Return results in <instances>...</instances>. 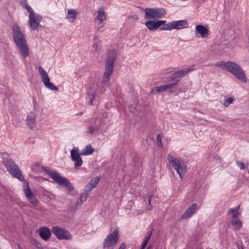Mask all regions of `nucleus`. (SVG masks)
Listing matches in <instances>:
<instances>
[{"label": "nucleus", "mask_w": 249, "mask_h": 249, "mask_svg": "<svg viewBox=\"0 0 249 249\" xmlns=\"http://www.w3.org/2000/svg\"><path fill=\"white\" fill-rule=\"evenodd\" d=\"M82 114H83V112H79V113H77V114H76V115H79V116H81V115H82Z\"/></svg>", "instance_id": "49"}, {"label": "nucleus", "mask_w": 249, "mask_h": 249, "mask_svg": "<svg viewBox=\"0 0 249 249\" xmlns=\"http://www.w3.org/2000/svg\"><path fill=\"white\" fill-rule=\"evenodd\" d=\"M236 164L241 169H244L245 168V164L243 162H242L240 160H237L236 161Z\"/></svg>", "instance_id": "38"}, {"label": "nucleus", "mask_w": 249, "mask_h": 249, "mask_svg": "<svg viewBox=\"0 0 249 249\" xmlns=\"http://www.w3.org/2000/svg\"><path fill=\"white\" fill-rule=\"evenodd\" d=\"M92 125L97 129H99L100 128L105 125V119H102L100 117H96L94 121V123Z\"/></svg>", "instance_id": "22"}, {"label": "nucleus", "mask_w": 249, "mask_h": 249, "mask_svg": "<svg viewBox=\"0 0 249 249\" xmlns=\"http://www.w3.org/2000/svg\"><path fill=\"white\" fill-rule=\"evenodd\" d=\"M167 159L172 167L179 175L180 178H182L186 173V168L185 164L183 162L180 163L178 160L170 154L168 155Z\"/></svg>", "instance_id": "6"}, {"label": "nucleus", "mask_w": 249, "mask_h": 249, "mask_svg": "<svg viewBox=\"0 0 249 249\" xmlns=\"http://www.w3.org/2000/svg\"><path fill=\"white\" fill-rule=\"evenodd\" d=\"M231 224L234 226L235 230H239L242 226V222L239 218L238 216H237V214H233L231 220Z\"/></svg>", "instance_id": "19"}, {"label": "nucleus", "mask_w": 249, "mask_h": 249, "mask_svg": "<svg viewBox=\"0 0 249 249\" xmlns=\"http://www.w3.org/2000/svg\"><path fill=\"white\" fill-rule=\"evenodd\" d=\"M145 24L150 30H156L159 28L157 20H149L146 21Z\"/></svg>", "instance_id": "23"}, {"label": "nucleus", "mask_w": 249, "mask_h": 249, "mask_svg": "<svg viewBox=\"0 0 249 249\" xmlns=\"http://www.w3.org/2000/svg\"><path fill=\"white\" fill-rule=\"evenodd\" d=\"M71 156L72 160L75 162L74 167L76 169L82 166L83 164L82 159L75 148L71 151Z\"/></svg>", "instance_id": "14"}, {"label": "nucleus", "mask_w": 249, "mask_h": 249, "mask_svg": "<svg viewBox=\"0 0 249 249\" xmlns=\"http://www.w3.org/2000/svg\"><path fill=\"white\" fill-rule=\"evenodd\" d=\"M162 137L160 134H158L157 136V143L158 145H159V143H161Z\"/></svg>", "instance_id": "42"}, {"label": "nucleus", "mask_w": 249, "mask_h": 249, "mask_svg": "<svg viewBox=\"0 0 249 249\" xmlns=\"http://www.w3.org/2000/svg\"><path fill=\"white\" fill-rule=\"evenodd\" d=\"M77 11L73 9H70L68 10L67 18L71 23H73L77 18Z\"/></svg>", "instance_id": "21"}, {"label": "nucleus", "mask_w": 249, "mask_h": 249, "mask_svg": "<svg viewBox=\"0 0 249 249\" xmlns=\"http://www.w3.org/2000/svg\"><path fill=\"white\" fill-rule=\"evenodd\" d=\"M23 8L26 9V10L30 13V15H31L32 14L33 15L36 14L34 12V10L32 9V8L28 4L25 5V6L23 7Z\"/></svg>", "instance_id": "36"}, {"label": "nucleus", "mask_w": 249, "mask_h": 249, "mask_svg": "<svg viewBox=\"0 0 249 249\" xmlns=\"http://www.w3.org/2000/svg\"><path fill=\"white\" fill-rule=\"evenodd\" d=\"M158 146H162V142H161V143H159V145H158Z\"/></svg>", "instance_id": "51"}, {"label": "nucleus", "mask_w": 249, "mask_h": 249, "mask_svg": "<svg viewBox=\"0 0 249 249\" xmlns=\"http://www.w3.org/2000/svg\"><path fill=\"white\" fill-rule=\"evenodd\" d=\"M126 244L125 243L123 242L121 243L120 247L118 249H126Z\"/></svg>", "instance_id": "44"}, {"label": "nucleus", "mask_w": 249, "mask_h": 249, "mask_svg": "<svg viewBox=\"0 0 249 249\" xmlns=\"http://www.w3.org/2000/svg\"><path fill=\"white\" fill-rule=\"evenodd\" d=\"M233 101V99L232 98H228L226 100H225L224 102V106L226 107H228L231 104Z\"/></svg>", "instance_id": "34"}, {"label": "nucleus", "mask_w": 249, "mask_h": 249, "mask_svg": "<svg viewBox=\"0 0 249 249\" xmlns=\"http://www.w3.org/2000/svg\"><path fill=\"white\" fill-rule=\"evenodd\" d=\"M226 70L234 75L238 80L247 82V79L243 69L235 62L228 61Z\"/></svg>", "instance_id": "5"}, {"label": "nucleus", "mask_w": 249, "mask_h": 249, "mask_svg": "<svg viewBox=\"0 0 249 249\" xmlns=\"http://www.w3.org/2000/svg\"><path fill=\"white\" fill-rule=\"evenodd\" d=\"M119 231L118 228H115L104 240L103 248L105 249L115 246L119 240Z\"/></svg>", "instance_id": "8"}, {"label": "nucleus", "mask_w": 249, "mask_h": 249, "mask_svg": "<svg viewBox=\"0 0 249 249\" xmlns=\"http://www.w3.org/2000/svg\"><path fill=\"white\" fill-rule=\"evenodd\" d=\"M39 233L40 237L45 241L48 240L51 236V231L49 228L43 227L39 228Z\"/></svg>", "instance_id": "17"}, {"label": "nucleus", "mask_w": 249, "mask_h": 249, "mask_svg": "<svg viewBox=\"0 0 249 249\" xmlns=\"http://www.w3.org/2000/svg\"><path fill=\"white\" fill-rule=\"evenodd\" d=\"M2 163L9 173L14 178L22 180L23 178L18 166L14 162L9 155L6 153L2 154Z\"/></svg>", "instance_id": "3"}, {"label": "nucleus", "mask_w": 249, "mask_h": 249, "mask_svg": "<svg viewBox=\"0 0 249 249\" xmlns=\"http://www.w3.org/2000/svg\"><path fill=\"white\" fill-rule=\"evenodd\" d=\"M238 249H244V248L241 246H239Z\"/></svg>", "instance_id": "52"}, {"label": "nucleus", "mask_w": 249, "mask_h": 249, "mask_svg": "<svg viewBox=\"0 0 249 249\" xmlns=\"http://www.w3.org/2000/svg\"><path fill=\"white\" fill-rule=\"evenodd\" d=\"M29 201L33 204V206H36L37 204V200L36 199L34 194L33 196L30 197H27Z\"/></svg>", "instance_id": "29"}, {"label": "nucleus", "mask_w": 249, "mask_h": 249, "mask_svg": "<svg viewBox=\"0 0 249 249\" xmlns=\"http://www.w3.org/2000/svg\"><path fill=\"white\" fill-rule=\"evenodd\" d=\"M93 189L92 187H91L89 184H88L84 189V193L86 194L87 195H89L91 191Z\"/></svg>", "instance_id": "33"}, {"label": "nucleus", "mask_w": 249, "mask_h": 249, "mask_svg": "<svg viewBox=\"0 0 249 249\" xmlns=\"http://www.w3.org/2000/svg\"><path fill=\"white\" fill-rule=\"evenodd\" d=\"M193 69L190 68H186L174 73L171 76V80L175 81L173 83H176V85L180 79L189 72L192 71Z\"/></svg>", "instance_id": "13"}, {"label": "nucleus", "mask_w": 249, "mask_h": 249, "mask_svg": "<svg viewBox=\"0 0 249 249\" xmlns=\"http://www.w3.org/2000/svg\"><path fill=\"white\" fill-rule=\"evenodd\" d=\"M99 44V42H94V44L93 45V47L95 48L96 51L97 50Z\"/></svg>", "instance_id": "45"}, {"label": "nucleus", "mask_w": 249, "mask_h": 249, "mask_svg": "<svg viewBox=\"0 0 249 249\" xmlns=\"http://www.w3.org/2000/svg\"><path fill=\"white\" fill-rule=\"evenodd\" d=\"M96 93L95 92H93L90 94L89 95V104L92 105L93 103V101L94 100L95 96H96Z\"/></svg>", "instance_id": "37"}, {"label": "nucleus", "mask_w": 249, "mask_h": 249, "mask_svg": "<svg viewBox=\"0 0 249 249\" xmlns=\"http://www.w3.org/2000/svg\"><path fill=\"white\" fill-rule=\"evenodd\" d=\"M11 30L12 35L17 47L22 56L26 58L29 54V49L24 34L21 28L17 24L12 26Z\"/></svg>", "instance_id": "1"}, {"label": "nucleus", "mask_w": 249, "mask_h": 249, "mask_svg": "<svg viewBox=\"0 0 249 249\" xmlns=\"http://www.w3.org/2000/svg\"><path fill=\"white\" fill-rule=\"evenodd\" d=\"M227 64V62H225L222 61H218V62H216V63L215 64V66L223 69L226 70Z\"/></svg>", "instance_id": "28"}, {"label": "nucleus", "mask_w": 249, "mask_h": 249, "mask_svg": "<svg viewBox=\"0 0 249 249\" xmlns=\"http://www.w3.org/2000/svg\"><path fill=\"white\" fill-rule=\"evenodd\" d=\"M97 19L100 21H103L106 19V16L104 13L103 6L101 7L98 11Z\"/></svg>", "instance_id": "25"}, {"label": "nucleus", "mask_w": 249, "mask_h": 249, "mask_svg": "<svg viewBox=\"0 0 249 249\" xmlns=\"http://www.w3.org/2000/svg\"><path fill=\"white\" fill-rule=\"evenodd\" d=\"M20 5L23 7L25 5L27 4V0H19Z\"/></svg>", "instance_id": "43"}, {"label": "nucleus", "mask_w": 249, "mask_h": 249, "mask_svg": "<svg viewBox=\"0 0 249 249\" xmlns=\"http://www.w3.org/2000/svg\"><path fill=\"white\" fill-rule=\"evenodd\" d=\"M88 196V195H87V194L84 193L82 194L80 197L78 198L79 200H80V203H83V202L87 200Z\"/></svg>", "instance_id": "35"}, {"label": "nucleus", "mask_w": 249, "mask_h": 249, "mask_svg": "<svg viewBox=\"0 0 249 249\" xmlns=\"http://www.w3.org/2000/svg\"><path fill=\"white\" fill-rule=\"evenodd\" d=\"M94 42H99V41L98 40V37L97 36H94Z\"/></svg>", "instance_id": "47"}, {"label": "nucleus", "mask_w": 249, "mask_h": 249, "mask_svg": "<svg viewBox=\"0 0 249 249\" xmlns=\"http://www.w3.org/2000/svg\"><path fill=\"white\" fill-rule=\"evenodd\" d=\"M29 26L32 30L37 29L42 19V17L37 14L29 15Z\"/></svg>", "instance_id": "12"}, {"label": "nucleus", "mask_w": 249, "mask_h": 249, "mask_svg": "<svg viewBox=\"0 0 249 249\" xmlns=\"http://www.w3.org/2000/svg\"><path fill=\"white\" fill-rule=\"evenodd\" d=\"M152 197V196H151L148 197V204L147 206V210L148 211L151 210L153 208L152 205L151 204Z\"/></svg>", "instance_id": "39"}, {"label": "nucleus", "mask_w": 249, "mask_h": 249, "mask_svg": "<svg viewBox=\"0 0 249 249\" xmlns=\"http://www.w3.org/2000/svg\"><path fill=\"white\" fill-rule=\"evenodd\" d=\"M239 207L234 208H231L228 210L227 214H229L231 213H233V214H237V216H238L239 214Z\"/></svg>", "instance_id": "31"}, {"label": "nucleus", "mask_w": 249, "mask_h": 249, "mask_svg": "<svg viewBox=\"0 0 249 249\" xmlns=\"http://www.w3.org/2000/svg\"><path fill=\"white\" fill-rule=\"evenodd\" d=\"M100 179V178L99 177H96L93 178H92L89 182V184L93 188L96 187V185L99 182Z\"/></svg>", "instance_id": "26"}, {"label": "nucleus", "mask_w": 249, "mask_h": 249, "mask_svg": "<svg viewBox=\"0 0 249 249\" xmlns=\"http://www.w3.org/2000/svg\"><path fill=\"white\" fill-rule=\"evenodd\" d=\"M152 231H151L148 235L147 236V237H146L144 240V241H143V242L142 243V246H141V248L140 249H144L146 247L148 241H149L151 236H152Z\"/></svg>", "instance_id": "27"}, {"label": "nucleus", "mask_w": 249, "mask_h": 249, "mask_svg": "<svg viewBox=\"0 0 249 249\" xmlns=\"http://www.w3.org/2000/svg\"><path fill=\"white\" fill-rule=\"evenodd\" d=\"M188 27V23L185 20L173 21L160 27V30H172L174 29L180 30Z\"/></svg>", "instance_id": "9"}, {"label": "nucleus", "mask_w": 249, "mask_h": 249, "mask_svg": "<svg viewBox=\"0 0 249 249\" xmlns=\"http://www.w3.org/2000/svg\"><path fill=\"white\" fill-rule=\"evenodd\" d=\"M26 124L28 127L32 129L34 128L36 125V115L34 113H30L28 115L26 119Z\"/></svg>", "instance_id": "18"}, {"label": "nucleus", "mask_w": 249, "mask_h": 249, "mask_svg": "<svg viewBox=\"0 0 249 249\" xmlns=\"http://www.w3.org/2000/svg\"><path fill=\"white\" fill-rule=\"evenodd\" d=\"M248 173L249 174V170H248Z\"/></svg>", "instance_id": "53"}, {"label": "nucleus", "mask_w": 249, "mask_h": 249, "mask_svg": "<svg viewBox=\"0 0 249 249\" xmlns=\"http://www.w3.org/2000/svg\"><path fill=\"white\" fill-rule=\"evenodd\" d=\"M197 33L201 35L203 38H205L209 35L208 29L202 25H197L196 27Z\"/></svg>", "instance_id": "20"}, {"label": "nucleus", "mask_w": 249, "mask_h": 249, "mask_svg": "<svg viewBox=\"0 0 249 249\" xmlns=\"http://www.w3.org/2000/svg\"><path fill=\"white\" fill-rule=\"evenodd\" d=\"M42 168L51 178L60 186H64L69 192H71L74 190V187L67 178L61 176L58 173L53 171L48 167L42 166Z\"/></svg>", "instance_id": "4"}, {"label": "nucleus", "mask_w": 249, "mask_h": 249, "mask_svg": "<svg viewBox=\"0 0 249 249\" xmlns=\"http://www.w3.org/2000/svg\"><path fill=\"white\" fill-rule=\"evenodd\" d=\"M17 247H18V249H22L21 247L19 244L17 245Z\"/></svg>", "instance_id": "48"}, {"label": "nucleus", "mask_w": 249, "mask_h": 249, "mask_svg": "<svg viewBox=\"0 0 249 249\" xmlns=\"http://www.w3.org/2000/svg\"><path fill=\"white\" fill-rule=\"evenodd\" d=\"M83 203H80V200H79V199H78L76 203H75V205L76 206H81Z\"/></svg>", "instance_id": "46"}, {"label": "nucleus", "mask_w": 249, "mask_h": 249, "mask_svg": "<svg viewBox=\"0 0 249 249\" xmlns=\"http://www.w3.org/2000/svg\"><path fill=\"white\" fill-rule=\"evenodd\" d=\"M98 130L92 124L91 126H89L86 131V133H89L90 134H92L94 132L97 131Z\"/></svg>", "instance_id": "32"}, {"label": "nucleus", "mask_w": 249, "mask_h": 249, "mask_svg": "<svg viewBox=\"0 0 249 249\" xmlns=\"http://www.w3.org/2000/svg\"><path fill=\"white\" fill-rule=\"evenodd\" d=\"M197 205L196 203L192 204L182 215V219H188L191 217L196 212Z\"/></svg>", "instance_id": "16"}, {"label": "nucleus", "mask_w": 249, "mask_h": 249, "mask_svg": "<svg viewBox=\"0 0 249 249\" xmlns=\"http://www.w3.org/2000/svg\"><path fill=\"white\" fill-rule=\"evenodd\" d=\"M176 86V83H170L168 84H166L164 85H161L160 86H157L154 88H153L151 90V93L155 94H158L160 92L166 91L169 89H171L174 88Z\"/></svg>", "instance_id": "15"}, {"label": "nucleus", "mask_w": 249, "mask_h": 249, "mask_svg": "<svg viewBox=\"0 0 249 249\" xmlns=\"http://www.w3.org/2000/svg\"><path fill=\"white\" fill-rule=\"evenodd\" d=\"M166 11L162 8H146L144 10V18L146 19H159L162 18L165 14Z\"/></svg>", "instance_id": "7"}, {"label": "nucleus", "mask_w": 249, "mask_h": 249, "mask_svg": "<svg viewBox=\"0 0 249 249\" xmlns=\"http://www.w3.org/2000/svg\"><path fill=\"white\" fill-rule=\"evenodd\" d=\"M24 193L26 197H30V196H33V193L28 184L27 185V187L24 190Z\"/></svg>", "instance_id": "30"}, {"label": "nucleus", "mask_w": 249, "mask_h": 249, "mask_svg": "<svg viewBox=\"0 0 249 249\" xmlns=\"http://www.w3.org/2000/svg\"><path fill=\"white\" fill-rule=\"evenodd\" d=\"M146 249H152V247L151 246H149Z\"/></svg>", "instance_id": "50"}, {"label": "nucleus", "mask_w": 249, "mask_h": 249, "mask_svg": "<svg viewBox=\"0 0 249 249\" xmlns=\"http://www.w3.org/2000/svg\"><path fill=\"white\" fill-rule=\"evenodd\" d=\"M117 57V51L112 49L108 51L107 54V59L105 63L106 71L104 72L102 84L108 82L110 79V76L113 71L115 61Z\"/></svg>", "instance_id": "2"}, {"label": "nucleus", "mask_w": 249, "mask_h": 249, "mask_svg": "<svg viewBox=\"0 0 249 249\" xmlns=\"http://www.w3.org/2000/svg\"><path fill=\"white\" fill-rule=\"evenodd\" d=\"M94 151V148L90 144H88L82 150L81 152L82 155H89L92 154Z\"/></svg>", "instance_id": "24"}, {"label": "nucleus", "mask_w": 249, "mask_h": 249, "mask_svg": "<svg viewBox=\"0 0 249 249\" xmlns=\"http://www.w3.org/2000/svg\"><path fill=\"white\" fill-rule=\"evenodd\" d=\"M105 26L104 23H103V21H100L99 23L98 26L97 27V30H100L101 28H102Z\"/></svg>", "instance_id": "41"}, {"label": "nucleus", "mask_w": 249, "mask_h": 249, "mask_svg": "<svg viewBox=\"0 0 249 249\" xmlns=\"http://www.w3.org/2000/svg\"><path fill=\"white\" fill-rule=\"evenodd\" d=\"M38 71L41 75L42 81L44 85L48 89L52 90L58 91V88L50 82V79L48 73L41 66L38 67Z\"/></svg>", "instance_id": "11"}, {"label": "nucleus", "mask_w": 249, "mask_h": 249, "mask_svg": "<svg viewBox=\"0 0 249 249\" xmlns=\"http://www.w3.org/2000/svg\"><path fill=\"white\" fill-rule=\"evenodd\" d=\"M52 231L59 240H69L72 239L73 237L68 231L58 226L53 227Z\"/></svg>", "instance_id": "10"}, {"label": "nucleus", "mask_w": 249, "mask_h": 249, "mask_svg": "<svg viewBox=\"0 0 249 249\" xmlns=\"http://www.w3.org/2000/svg\"><path fill=\"white\" fill-rule=\"evenodd\" d=\"M157 22H158V26L160 28V26L161 25H165L166 24V20H157Z\"/></svg>", "instance_id": "40"}]
</instances>
